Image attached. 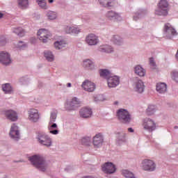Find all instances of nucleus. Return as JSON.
<instances>
[{
	"label": "nucleus",
	"instance_id": "nucleus-1",
	"mask_svg": "<svg viewBox=\"0 0 178 178\" xmlns=\"http://www.w3.org/2000/svg\"><path fill=\"white\" fill-rule=\"evenodd\" d=\"M100 76L101 77H104L107 79L109 88H114L115 87H118V86H119V83H120L119 76H112V74H111L108 70H102L100 71Z\"/></svg>",
	"mask_w": 178,
	"mask_h": 178
},
{
	"label": "nucleus",
	"instance_id": "nucleus-2",
	"mask_svg": "<svg viewBox=\"0 0 178 178\" xmlns=\"http://www.w3.org/2000/svg\"><path fill=\"white\" fill-rule=\"evenodd\" d=\"M29 161L32 165L41 172H45L47 170V163L44 161V158L40 156L35 155L29 158Z\"/></svg>",
	"mask_w": 178,
	"mask_h": 178
},
{
	"label": "nucleus",
	"instance_id": "nucleus-3",
	"mask_svg": "<svg viewBox=\"0 0 178 178\" xmlns=\"http://www.w3.org/2000/svg\"><path fill=\"white\" fill-rule=\"evenodd\" d=\"M158 10L155 13L158 16H166L168 15V9L169 8V3L166 0H161L158 3Z\"/></svg>",
	"mask_w": 178,
	"mask_h": 178
},
{
	"label": "nucleus",
	"instance_id": "nucleus-4",
	"mask_svg": "<svg viewBox=\"0 0 178 178\" xmlns=\"http://www.w3.org/2000/svg\"><path fill=\"white\" fill-rule=\"evenodd\" d=\"M141 168L143 170L146 172H154L156 169V164L151 159H144L141 163Z\"/></svg>",
	"mask_w": 178,
	"mask_h": 178
},
{
	"label": "nucleus",
	"instance_id": "nucleus-5",
	"mask_svg": "<svg viewBox=\"0 0 178 178\" xmlns=\"http://www.w3.org/2000/svg\"><path fill=\"white\" fill-rule=\"evenodd\" d=\"M117 116L122 123H129L131 120V118L130 117V113L126 109L120 108L117 112Z\"/></svg>",
	"mask_w": 178,
	"mask_h": 178
},
{
	"label": "nucleus",
	"instance_id": "nucleus-6",
	"mask_svg": "<svg viewBox=\"0 0 178 178\" xmlns=\"http://www.w3.org/2000/svg\"><path fill=\"white\" fill-rule=\"evenodd\" d=\"M38 143L44 147H51L52 145V139L44 133H39L37 137Z\"/></svg>",
	"mask_w": 178,
	"mask_h": 178
},
{
	"label": "nucleus",
	"instance_id": "nucleus-7",
	"mask_svg": "<svg viewBox=\"0 0 178 178\" xmlns=\"http://www.w3.org/2000/svg\"><path fill=\"white\" fill-rule=\"evenodd\" d=\"M81 105V102L77 97L72 98L70 101L67 102L65 106L67 111H74Z\"/></svg>",
	"mask_w": 178,
	"mask_h": 178
},
{
	"label": "nucleus",
	"instance_id": "nucleus-8",
	"mask_svg": "<svg viewBox=\"0 0 178 178\" xmlns=\"http://www.w3.org/2000/svg\"><path fill=\"white\" fill-rule=\"evenodd\" d=\"M51 35V32L44 29H41L38 31V37L42 42H48V40Z\"/></svg>",
	"mask_w": 178,
	"mask_h": 178
},
{
	"label": "nucleus",
	"instance_id": "nucleus-9",
	"mask_svg": "<svg viewBox=\"0 0 178 178\" xmlns=\"http://www.w3.org/2000/svg\"><path fill=\"white\" fill-rule=\"evenodd\" d=\"M143 129L147 130V131H154V130L156 129V124H155L154 120L149 118H146L143 121Z\"/></svg>",
	"mask_w": 178,
	"mask_h": 178
},
{
	"label": "nucleus",
	"instance_id": "nucleus-10",
	"mask_svg": "<svg viewBox=\"0 0 178 178\" xmlns=\"http://www.w3.org/2000/svg\"><path fill=\"white\" fill-rule=\"evenodd\" d=\"M102 170L104 173L112 175L116 172V167L112 163H106L102 166Z\"/></svg>",
	"mask_w": 178,
	"mask_h": 178
},
{
	"label": "nucleus",
	"instance_id": "nucleus-11",
	"mask_svg": "<svg viewBox=\"0 0 178 178\" xmlns=\"http://www.w3.org/2000/svg\"><path fill=\"white\" fill-rule=\"evenodd\" d=\"M0 63H2V65H9L12 63L10 54L6 51H1L0 53Z\"/></svg>",
	"mask_w": 178,
	"mask_h": 178
},
{
	"label": "nucleus",
	"instance_id": "nucleus-12",
	"mask_svg": "<svg viewBox=\"0 0 178 178\" xmlns=\"http://www.w3.org/2000/svg\"><path fill=\"white\" fill-rule=\"evenodd\" d=\"M10 136L13 140L17 141L20 138V133L19 132V127H17L15 124L11 126L10 131Z\"/></svg>",
	"mask_w": 178,
	"mask_h": 178
},
{
	"label": "nucleus",
	"instance_id": "nucleus-13",
	"mask_svg": "<svg viewBox=\"0 0 178 178\" xmlns=\"http://www.w3.org/2000/svg\"><path fill=\"white\" fill-rule=\"evenodd\" d=\"M29 119L31 122H38L40 119V113H38V110L32 108L29 111Z\"/></svg>",
	"mask_w": 178,
	"mask_h": 178
},
{
	"label": "nucleus",
	"instance_id": "nucleus-14",
	"mask_svg": "<svg viewBox=\"0 0 178 178\" xmlns=\"http://www.w3.org/2000/svg\"><path fill=\"white\" fill-rule=\"evenodd\" d=\"M86 42L88 45H97L98 44V37L93 33H90L86 36Z\"/></svg>",
	"mask_w": 178,
	"mask_h": 178
},
{
	"label": "nucleus",
	"instance_id": "nucleus-15",
	"mask_svg": "<svg viewBox=\"0 0 178 178\" xmlns=\"http://www.w3.org/2000/svg\"><path fill=\"white\" fill-rule=\"evenodd\" d=\"M82 87L85 91H88V92H92L95 90V83L86 80L82 83Z\"/></svg>",
	"mask_w": 178,
	"mask_h": 178
},
{
	"label": "nucleus",
	"instance_id": "nucleus-16",
	"mask_svg": "<svg viewBox=\"0 0 178 178\" xmlns=\"http://www.w3.org/2000/svg\"><path fill=\"white\" fill-rule=\"evenodd\" d=\"M145 88V86L144 85V82L141 79L137 80L134 83V90L136 92H144V89Z\"/></svg>",
	"mask_w": 178,
	"mask_h": 178
},
{
	"label": "nucleus",
	"instance_id": "nucleus-17",
	"mask_svg": "<svg viewBox=\"0 0 178 178\" xmlns=\"http://www.w3.org/2000/svg\"><path fill=\"white\" fill-rule=\"evenodd\" d=\"M104 143V137L102 134H98L93 138V145L95 147H101Z\"/></svg>",
	"mask_w": 178,
	"mask_h": 178
},
{
	"label": "nucleus",
	"instance_id": "nucleus-18",
	"mask_svg": "<svg viewBox=\"0 0 178 178\" xmlns=\"http://www.w3.org/2000/svg\"><path fill=\"white\" fill-rule=\"evenodd\" d=\"M106 17L108 20H122V17L114 11H108L106 14Z\"/></svg>",
	"mask_w": 178,
	"mask_h": 178
},
{
	"label": "nucleus",
	"instance_id": "nucleus-19",
	"mask_svg": "<svg viewBox=\"0 0 178 178\" xmlns=\"http://www.w3.org/2000/svg\"><path fill=\"white\" fill-rule=\"evenodd\" d=\"M5 115L9 120H11L12 122H16L17 120V113H16L15 111H13L12 110H8L6 111Z\"/></svg>",
	"mask_w": 178,
	"mask_h": 178
},
{
	"label": "nucleus",
	"instance_id": "nucleus-20",
	"mask_svg": "<svg viewBox=\"0 0 178 178\" xmlns=\"http://www.w3.org/2000/svg\"><path fill=\"white\" fill-rule=\"evenodd\" d=\"M91 115H92V111L90 108L85 107L80 111V115L82 118H91Z\"/></svg>",
	"mask_w": 178,
	"mask_h": 178
},
{
	"label": "nucleus",
	"instance_id": "nucleus-21",
	"mask_svg": "<svg viewBox=\"0 0 178 178\" xmlns=\"http://www.w3.org/2000/svg\"><path fill=\"white\" fill-rule=\"evenodd\" d=\"M81 30L76 26H66L65 32L67 34H79Z\"/></svg>",
	"mask_w": 178,
	"mask_h": 178
},
{
	"label": "nucleus",
	"instance_id": "nucleus-22",
	"mask_svg": "<svg viewBox=\"0 0 178 178\" xmlns=\"http://www.w3.org/2000/svg\"><path fill=\"white\" fill-rule=\"evenodd\" d=\"M164 31L165 33H167V34H171V35H176L177 34V32H176V30L172 27L170 24H166L165 25Z\"/></svg>",
	"mask_w": 178,
	"mask_h": 178
},
{
	"label": "nucleus",
	"instance_id": "nucleus-23",
	"mask_svg": "<svg viewBox=\"0 0 178 178\" xmlns=\"http://www.w3.org/2000/svg\"><path fill=\"white\" fill-rule=\"evenodd\" d=\"M99 52H106V54H111L113 52V48L108 44H103L99 47Z\"/></svg>",
	"mask_w": 178,
	"mask_h": 178
},
{
	"label": "nucleus",
	"instance_id": "nucleus-24",
	"mask_svg": "<svg viewBox=\"0 0 178 178\" xmlns=\"http://www.w3.org/2000/svg\"><path fill=\"white\" fill-rule=\"evenodd\" d=\"M99 3L104 8H112L115 5L114 0H99Z\"/></svg>",
	"mask_w": 178,
	"mask_h": 178
},
{
	"label": "nucleus",
	"instance_id": "nucleus-25",
	"mask_svg": "<svg viewBox=\"0 0 178 178\" xmlns=\"http://www.w3.org/2000/svg\"><path fill=\"white\" fill-rule=\"evenodd\" d=\"M135 73L140 77H144V76H145L146 71L140 65H136L135 67Z\"/></svg>",
	"mask_w": 178,
	"mask_h": 178
},
{
	"label": "nucleus",
	"instance_id": "nucleus-26",
	"mask_svg": "<svg viewBox=\"0 0 178 178\" xmlns=\"http://www.w3.org/2000/svg\"><path fill=\"white\" fill-rule=\"evenodd\" d=\"M156 90L160 94H163L164 92H166L167 86L165 83H159L156 85Z\"/></svg>",
	"mask_w": 178,
	"mask_h": 178
},
{
	"label": "nucleus",
	"instance_id": "nucleus-27",
	"mask_svg": "<svg viewBox=\"0 0 178 178\" xmlns=\"http://www.w3.org/2000/svg\"><path fill=\"white\" fill-rule=\"evenodd\" d=\"M2 90L5 94H12L13 92V88L9 83H6L2 85Z\"/></svg>",
	"mask_w": 178,
	"mask_h": 178
},
{
	"label": "nucleus",
	"instance_id": "nucleus-28",
	"mask_svg": "<svg viewBox=\"0 0 178 178\" xmlns=\"http://www.w3.org/2000/svg\"><path fill=\"white\" fill-rule=\"evenodd\" d=\"M50 126H49V133H51V134H54L56 135L59 133V131H58V129H58V125L54 123L51 124L49 122Z\"/></svg>",
	"mask_w": 178,
	"mask_h": 178
},
{
	"label": "nucleus",
	"instance_id": "nucleus-29",
	"mask_svg": "<svg viewBox=\"0 0 178 178\" xmlns=\"http://www.w3.org/2000/svg\"><path fill=\"white\" fill-rule=\"evenodd\" d=\"M49 20H55L58 17V13L54 11H48L46 14Z\"/></svg>",
	"mask_w": 178,
	"mask_h": 178
},
{
	"label": "nucleus",
	"instance_id": "nucleus-30",
	"mask_svg": "<svg viewBox=\"0 0 178 178\" xmlns=\"http://www.w3.org/2000/svg\"><path fill=\"white\" fill-rule=\"evenodd\" d=\"M155 112H156V107L154 105H149L146 110L147 115H154Z\"/></svg>",
	"mask_w": 178,
	"mask_h": 178
},
{
	"label": "nucleus",
	"instance_id": "nucleus-31",
	"mask_svg": "<svg viewBox=\"0 0 178 178\" xmlns=\"http://www.w3.org/2000/svg\"><path fill=\"white\" fill-rule=\"evenodd\" d=\"M83 67H88L92 70L94 68V63L90 59L85 60L83 61Z\"/></svg>",
	"mask_w": 178,
	"mask_h": 178
},
{
	"label": "nucleus",
	"instance_id": "nucleus-32",
	"mask_svg": "<svg viewBox=\"0 0 178 178\" xmlns=\"http://www.w3.org/2000/svg\"><path fill=\"white\" fill-rule=\"evenodd\" d=\"M66 46V42H65V41L62 40V41H57L54 43V47L56 48V49H62V48H65V47Z\"/></svg>",
	"mask_w": 178,
	"mask_h": 178
},
{
	"label": "nucleus",
	"instance_id": "nucleus-33",
	"mask_svg": "<svg viewBox=\"0 0 178 178\" xmlns=\"http://www.w3.org/2000/svg\"><path fill=\"white\" fill-rule=\"evenodd\" d=\"M122 175L125 178H136L134 174L127 170H122Z\"/></svg>",
	"mask_w": 178,
	"mask_h": 178
},
{
	"label": "nucleus",
	"instance_id": "nucleus-34",
	"mask_svg": "<svg viewBox=\"0 0 178 178\" xmlns=\"http://www.w3.org/2000/svg\"><path fill=\"white\" fill-rule=\"evenodd\" d=\"M13 33L19 35V37H23L24 35V31L21 27L14 29Z\"/></svg>",
	"mask_w": 178,
	"mask_h": 178
},
{
	"label": "nucleus",
	"instance_id": "nucleus-35",
	"mask_svg": "<svg viewBox=\"0 0 178 178\" xmlns=\"http://www.w3.org/2000/svg\"><path fill=\"white\" fill-rule=\"evenodd\" d=\"M44 57L49 62H52V60H54V55L51 51H45Z\"/></svg>",
	"mask_w": 178,
	"mask_h": 178
},
{
	"label": "nucleus",
	"instance_id": "nucleus-36",
	"mask_svg": "<svg viewBox=\"0 0 178 178\" xmlns=\"http://www.w3.org/2000/svg\"><path fill=\"white\" fill-rule=\"evenodd\" d=\"M36 2L42 9H48V6H47V2L45 0H36Z\"/></svg>",
	"mask_w": 178,
	"mask_h": 178
},
{
	"label": "nucleus",
	"instance_id": "nucleus-37",
	"mask_svg": "<svg viewBox=\"0 0 178 178\" xmlns=\"http://www.w3.org/2000/svg\"><path fill=\"white\" fill-rule=\"evenodd\" d=\"M112 41L114 42V44H116L117 45H120L122 44V41L120 40V37L118 35H115L112 38Z\"/></svg>",
	"mask_w": 178,
	"mask_h": 178
},
{
	"label": "nucleus",
	"instance_id": "nucleus-38",
	"mask_svg": "<svg viewBox=\"0 0 178 178\" xmlns=\"http://www.w3.org/2000/svg\"><path fill=\"white\" fill-rule=\"evenodd\" d=\"M18 3L19 6L26 8L29 5V0H18Z\"/></svg>",
	"mask_w": 178,
	"mask_h": 178
},
{
	"label": "nucleus",
	"instance_id": "nucleus-39",
	"mask_svg": "<svg viewBox=\"0 0 178 178\" xmlns=\"http://www.w3.org/2000/svg\"><path fill=\"white\" fill-rule=\"evenodd\" d=\"M90 143H91V138L90 137L83 138L81 140V143L83 145H90Z\"/></svg>",
	"mask_w": 178,
	"mask_h": 178
},
{
	"label": "nucleus",
	"instance_id": "nucleus-40",
	"mask_svg": "<svg viewBox=\"0 0 178 178\" xmlns=\"http://www.w3.org/2000/svg\"><path fill=\"white\" fill-rule=\"evenodd\" d=\"M27 45L24 44L22 41H20L18 42V44L15 46V48H17L18 49H23L24 48H26Z\"/></svg>",
	"mask_w": 178,
	"mask_h": 178
},
{
	"label": "nucleus",
	"instance_id": "nucleus-41",
	"mask_svg": "<svg viewBox=\"0 0 178 178\" xmlns=\"http://www.w3.org/2000/svg\"><path fill=\"white\" fill-rule=\"evenodd\" d=\"M172 79H174L175 81L178 83V72L177 71L172 72Z\"/></svg>",
	"mask_w": 178,
	"mask_h": 178
},
{
	"label": "nucleus",
	"instance_id": "nucleus-42",
	"mask_svg": "<svg viewBox=\"0 0 178 178\" xmlns=\"http://www.w3.org/2000/svg\"><path fill=\"white\" fill-rule=\"evenodd\" d=\"M56 120V113H51L50 116V124H52Z\"/></svg>",
	"mask_w": 178,
	"mask_h": 178
},
{
	"label": "nucleus",
	"instance_id": "nucleus-43",
	"mask_svg": "<svg viewBox=\"0 0 178 178\" xmlns=\"http://www.w3.org/2000/svg\"><path fill=\"white\" fill-rule=\"evenodd\" d=\"M149 63L151 66H152L153 67H155V62L154 61V58H149Z\"/></svg>",
	"mask_w": 178,
	"mask_h": 178
},
{
	"label": "nucleus",
	"instance_id": "nucleus-44",
	"mask_svg": "<svg viewBox=\"0 0 178 178\" xmlns=\"http://www.w3.org/2000/svg\"><path fill=\"white\" fill-rule=\"evenodd\" d=\"M128 131H129V133H134V129H133L132 128H129L128 129Z\"/></svg>",
	"mask_w": 178,
	"mask_h": 178
},
{
	"label": "nucleus",
	"instance_id": "nucleus-45",
	"mask_svg": "<svg viewBox=\"0 0 178 178\" xmlns=\"http://www.w3.org/2000/svg\"><path fill=\"white\" fill-rule=\"evenodd\" d=\"M49 3H54V0H48Z\"/></svg>",
	"mask_w": 178,
	"mask_h": 178
},
{
	"label": "nucleus",
	"instance_id": "nucleus-46",
	"mask_svg": "<svg viewBox=\"0 0 178 178\" xmlns=\"http://www.w3.org/2000/svg\"><path fill=\"white\" fill-rule=\"evenodd\" d=\"M67 87H72V83H68L67 84Z\"/></svg>",
	"mask_w": 178,
	"mask_h": 178
},
{
	"label": "nucleus",
	"instance_id": "nucleus-47",
	"mask_svg": "<svg viewBox=\"0 0 178 178\" xmlns=\"http://www.w3.org/2000/svg\"><path fill=\"white\" fill-rule=\"evenodd\" d=\"M2 17H3V15L2 14V13H0V19H2Z\"/></svg>",
	"mask_w": 178,
	"mask_h": 178
},
{
	"label": "nucleus",
	"instance_id": "nucleus-48",
	"mask_svg": "<svg viewBox=\"0 0 178 178\" xmlns=\"http://www.w3.org/2000/svg\"><path fill=\"white\" fill-rule=\"evenodd\" d=\"M120 140H122L123 141H124V136H122L121 138H120Z\"/></svg>",
	"mask_w": 178,
	"mask_h": 178
},
{
	"label": "nucleus",
	"instance_id": "nucleus-49",
	"mask_svg": "<svg viewBox=\"0 0 178 178\" xmlns=\"http://www.w3.org/2000/svg\"><path fill=\"white\" fill-rule=\"evenodd\" d=\"M134 20L137 21V18L136 17V15L134 16Z\"/></svg>",
	"mask_w": 178,
	"mask_h": 178
},
{
	"label": "nucleus",
	"instance_id": "nucleus-50",
	"mask_svg": "<svg viewBox=\"0 0 178 178\" xmlns=\"http://www.w3.org/2000/svg\"><path fill=\"white\" fill-rule=\"evenodd\" d=\"M114 104L115 105H118V102H115Z\"/></svg>",
	"mask_w": 178,
	"mask_h": 178
},
{
	"label": "nucleus",
	"instance_id": "nucleus-51",
	"mask_svg": "<svg viewBox=\"0 0 178 178\" xmlns=\"http://www.w3.org/2000/svg\"><path fill=\"white\" fill-rule=\"evenodd\" d=\"M175 129H177V127H175Z\"/></svg>",
	"mask_w": 178,
	"mask_h": 178
}]
</instances>
